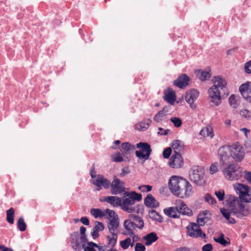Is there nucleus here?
Here are the masks:
<instances>
[{"label": "nucleus", "instance_id": "nucleus-16", "mask_svg": "<svg viewBox=\"0 0 251 251\" xmlns=\"http://www.w3.org/2000/svg\"><path fill=\"white\" fill-rule=\"evenodd\" d=\"M176 204L179 215L182 214L190 216L193 214L191 209H189L182 200H178L176 201Z\"/></svg>", "mask_w": 251, "mask_h": 251}, {"label": "nucleus", "instance_id": "nucleus-19", "mask_svg": "<svg viewBox=\"0 0 251 251\" xmlns=\"http://www.w3.org/2000/svg\"><path fill=\"white\" fill-rule=\"evenodd\" d=\"M211 217V214L209 211L205 210L199 214L197 219V224L202 226L210 221Z\"/></svg>", "mask_w": 251, "mask_h": 251}, {"label": "nucleus", "instance_id": "nucleus-18", "mask_svg": "<svg viewBox=\"0 0 251 251\" xmlns=\"http://www.w3.org/2000/svg\"><path fill=\"white\" fill-rule=\"evenodd\" d=\"M190 80L189 76L187 75L183 74L178 76L177 79L174 81L173 84L180 89H184L189 85Z\"/></svg>", "mask_w": 251, "mask_h": 251}, {"label": "nucleus", "instance_id": "nucleus-28", "mask_svg": "<svg viewBox=\"0 0 251 251\" xmlns=\"http://www.w3.org/2000/svg\"><path fill=\"white\" fill-rule=\"evenodd\" d=\"M158 237L155 232H152L147 234L146 236H144L143 239L145 241V245L147 246H150L153 242L157 241Z\"/></svg>", "mask_w": 251, "mask_h": 251}, {"label": "nucleus", "instance_id": "nucleus-15", "mask_svg": "<svg viewBox=\"0 0 251 251\" xmlns=\"http://www.w3.org/2000/svg\"><path fill=\"white\" fill-rule=\"evenodd\" d=\"M239 90L242 97L247 100L251 101V82L247 81L242 84Z\"/></svg>", "mask_w": 251, "mask_h": 251}, {"label": "nucleus", "instance_id": "nucleus-40", "mask_svg": "<svg viewBox=\"0 0 251 251\" xmlns=\"http://www.w3.org/2000/svg\"><path fill=\"white\" fill-rule=\"evenodd\" d=\"M241 202L244 201L246 203H251V189L247 191L242 198L239 200Z\"/></svg>", "mask_w": 251, "mask_h": 251}, {"label": "nucleus", "instance_id": "nucleus-31", "mask_svg": "<svg viewBox=\"0 0 251 251\" xmlns=\"http://www.w3.org/2000/svg\"><path fill=\"white\" fill-rule=\"evenodd\" d=\"M195 74L199 79L201 81H204L208 79L211 76V74L209 71H203L202 70H199L196 71Z\"/></svg>", "mask_w": 251, "mask_h": 251}, {"label": "nucleus", "instance_id": "nucleus-58", "mask_svg": "<svg viewBox=\"0 0 251 251\" xmlns=\"http://www.w3.org/2000/svg\"><path fill=\"white\" fill-rule=\"evenodd\" d=\"M91 243H94L93 242H87V244L88 245L87 247L85 246L83 249L84 251H96L94 249L95 246L91 245Z\"/></svg>", "mask_w": 251, "mask_h": 251}, {"label": "nucleus", "instance_id": "nucleus-55", "mask_svg": "<svg viewBox=\"0 0 251 251\" xmlns=\"http://www.w3.org/2000/svg\"><path fill=\"white\" fill-rule=\"evenodd\" d=\"M244 70L247 74H251V60L247 62L245 64Z\"/></svg>", "mask_w": 251, "mask_h": 251}, {"label": "nucleus", "instance_id": "nucleus-27", "mask_svg": "<svg viewBox=\"0 0 251 251\" xmlns=\"http://www.w3.org/2000/svg\"><path fill=\"white\" fill-rule=\"evenodd\" d=\"M104 201L109 203L114 207H121L122 199L120 198L115 196H107L105 197Z\"/></svg>", "mask_w": 251, "mask_h": 251}, {"label": "nucleus", "instance_id": "nucleus-52", "mask_svg": "<svg viewBox=\"0 0 251 251\" xmlns=\"http://www.w3.org/2000/svg\"><path fill=\"white\" fill-rule=\"evenodd\" d=\"M131 197L132 199H133L134 201L135 202L136 201H140L142 200V196L141 194L137 193L135 191H132Z\"/></svg>", "mask_w": 251, "mask_h": 251}, {"label": "nucleus", "instance_id": "nucleus-3", "mask_svg": "<svg viewBox=\"0 0 251 251\" xmlns=\"http://www.w3.org/2000/svg\"><path fill=\"white\" fill-rule=\"evenodd\" d=\"M221 169L225 177L228 180H238L243 175V169L238 165L231 163L226 167L221 166Z\"/></svg>", "mask_w": 251, "mask_h": 251}, {"label": "nucleus", "instance_id": "nucleus-59", "mask_svg": "<svg viewBox=\"0 0 251 251\" xmlns=\"http://www.w3.org/2000/svg\"><path fill=\"white\" fill-rule=\"evenodd\" d=\"M145 247L140 243H136L135 247V251H145Z\"/></svg>", "mask_w": 251, "mask_h": 251}, {"label": "nucleus", "instance_id": "nucleus-60", "mask_svg": "<svg viewBox=\"0 0 251 251\" xmlns=\"http://www.w3.org/2000/svg\"><path fill=\"white\" fill-rule=\"evenodd\" d=\"M130 173V171L128 167H125L122 170L121 173L120 175L121 177H124L126 175L129 174Z\"/></svg>", "mask_w": 251, "mask_h": 251}, {"label": "nucleus", "instance_id": "nucleus-32", "mask_svg": "<svg viewBox=\"0 0 251 251\" xmlns=\"http://www.w3.org/2000/svg\"><path fill=\"white\" fill-rule=\"evenodd\" d=\"M164 100L169 103L172 104L176 100L175 93L172 89H169L167 93L165 94L164 96Z\"/></svg>", "mask_w": 251, "mask_h": 251}, {"label": "nucleus", "instance_id": "nucleus-5", "mask_svg": "<svg viewBox=\"0 0 251 251\" xmlns=\"http://www.w3.org/2000/svg\"><path fill=\"white\" fill-rule=\"evenodd\" d=\"M203 169L200 166L193 167L190 171L189 176L191 181L196 185L201 186L205 182Z\"/></svg>", "mask_w": 251, "mask_h": 251}, {"label": "nucleus", "instance_id": "nucleus-25", "mask_svg": "<svg viewBox=\"0 0 251 251\" xmlns=\"http://www.w3.org/2000/svg\"><path fill=\"white\" fill-rule=\"evenodd\" d=\"M119 221L118 220L110 219L107 224V227L111 234H118V228L119 226Z\"/></svg>", "mask_w": 251, "mask_h": 251}, {"label": "nucleus", "instance_id": "nucleus-24", "mask_svg": "<svg viewBox=\"0 0 251 251\" xmlns=\"http://www.w3.org/2000/svg\"><path fill=\"white\" fill-rule=\"evenodd\" d=\"M144 204L146 206L150 208H157L159 206V202L151 194L147 195L144 200Z\"/></svg>", "mask_w": 251, "mask_h": 251}, {"label": "nucleus", "instance_id": "nucleus-46", "mask_svg": "<svg viewBox=\"0 0 251 251\" xmlns=\"http://www.w3.org/2000/svg\"><path fill=\"white\" fill-rule=\"evenodd\" d=\"M205 201L210 204H215L216 203V200L211 196V194L207 193L204 196Z\"/></svg>", "mask_w": 251, "mask_h": 251}, {"label": "nucleus", "instance_id": "nucleus-57", "mask_svg": "<svg viewBox=\"0 0 251 251\" xmlns=\"http://www.w3.org/2000/svg\"><path fill=\"white\" fill-rule=\"evenodd\" d=\"M242 116L249 119L251 117V112L247 109H243L240 112Z\"/></svg>", "mask_w": 251, "mask_h": 251}, {"label": "nucleus", "instance_id": "nucleus-35", "mask_svg": "<svg viewBox=\"0 0 251 251\" xmlns=\"http://www.w3.org/2000/svg\"><path fill=\"white\" fill-rule=\"evenodd\" d=\"M149 217L154 221H156L159 223L163 221V219L155 210H151L149 211Z\"/></svg>", "mask_w": 251, "mask_h": 251}, {"label": "nucleus", "instance_id": "nucleus-21", "mask_svg": "<svg viewBox=\"0 0 251 251\" xmlns=\"http://www.w3.org/2000/svg\"><path fill=\"white\" fill-rule=\"evenodd\" d=\"M233 188L236 193L239 195L238 198L239 200L247 191L250 190V188L249 186L239 183L233 184Z\"/></svg>", "mask_w": 251, "mask_h": 251}, {"label": "nucleus", "instance_id": "nucleus-9", "mask_svg": "<svg viewBox=\"0 0 251 251\" xmlns=\"http://www.w3.org/2000/svg\"><path fill=\"white\" fill-rule=\"evenodd\" d=\"M201 226L195 223H191L187 227L188 235L194 238L201 237L204 239L206 234L203 232L200 228Z\"/></svg>", "mask_w": 251, "mask_h": 251}, {"label": "nucleus", "instance_id": "nucleus-20", "mask_svg": "<svg viewBox=\"0 0 251 251\" xmlns=\"http://www.w3.org/2000/svg\"><path fill=\"white\" fill-rule=\"evenodd\" d=\"M181 177L174 176L171 177L168 183L169 188L171 192L173 193H177L178 187L180 183V180H184Z\"/></svg>", "mask_w": 251, "mask_h": 251}, {"label": "nucleus", "instance_id": "nucleus-37", "mask_svg": "<svg viewBox=\"0 0 251 251\" xmlns=\"http://www.w3.org/2000/svg\"><path fill=\"white\" fill-rule=\"evenodd\" d=\"M167 111H165L164 108L162 110L159 111L154 117L153 120L157 123L163 120L164 117L166 116Z\"/></svg>", "mask_w": 251, "mask_h": 251}, {"label": "nucleus", "instance_id": "nucleus-17", "mask_svg": "<svg viewBox=\"0 0 251 251\" xmlns=\"http://www.w3.org/2000/svg\"><path fill=\"white\" fill-rule=\"evenodd\" d=\"M120 149L121 152L123 153L124 157L126 158L127 161L128 162L130 160V151H134L135 149V147L134 145L128 142H124L122 144Z\"/></svg>", "mask_w": 251, "mask_h": 251}, {"label": "nucleus", "instance_id": "nucleus-63", "mask_svg": "<svg viewBox=\"0 0 251 251\" xmlns=\"http://www.w3.org/2000/svg\"><path fill=\"white\" fill-rule=\"evenodd\" d=\"M91 244L95 246V248H97L98 249L99 251H106V247L105 246H101L98 245L96 243H91Z\"/></svg>", "mask_w": 251, "mask_h": 251}, {"label": "nucleus", "instance_id": "nucleus-7", "mask_svg": "<svg viewBox=\"0 0 251 251\" xmlns=\"http://www.w3.org/2000/svg\"><path fill=\"white\" fill-rule=\"evenodd\" d=\"M135 202L131 197L126 198L122 200L121 208L123 210L132 213L133 212L139 213L140 208L139 204L134 205Z\"/></svg>", "mask_w": 251, "mask_h": 251}, {"label": "nucleus", "instance_id": "nucleus-14", "mask_svg": "<svg viewBox=\"0 0 251 251\" xmlns=\"http://www.w3.org/2000/svg\"><path fill=\"white\" fill-rule=\"evenodd\" d=\"M91 182L95 186L100 187V188L97 189L98 191L100 190L101 186H103L105 189H107L110 186V181L100 175H98L97 177L91 180Z\"/></svg>", "mask_w": 251, "mask_h": 251}, {"label": "nucleus", "instance_id": "nucleus-53", "mask_svg": "<svg viewBox=\"0 0 251 251\" xmlns=\"http://www.w3.org/2000/svg\"><path fill=\"white\" fill-rule=\"evenodd\" d=\"M172 152V149L169 147L165 149L163 152V156L164 158H168Z\"/></svg>", "mask_w": 251, "mask_h": 251}, {"label": "nucleus", "instance_id": "nucleus-26", "mask_svg": "<svg viewBox=\"0 0 251 251\" xmlns=\"http://www.w3.org/2000/svg\"><path fill=\"white\" fill-rule=\"evenodd\" d=\"M95 226H94L91 234L93 238L95 239L99 237V232L104 230V226L102 223L96 221Z\"/></svg>", "mask_w": 251, "mask_h": 251}, {"label": "nucleus", "instance_id": "nucleus-1", "mask_svg": "<svg viewBox=\"0 0 251 251\" xmlns=\"http://www.w3.org/2000/svg\"><path fill=\"white\" fill-rule=\"evenodd\" d=\"M213 81L214 84L208 90L209 103L212 106H218L222 101L221 96L226 94V82L219 75L215 76Z\"/></svg>", "mask_w": 251, "mask_h": 251}, {"label": "nucleus", "instance_id": "nucleus-64", "mask_svg": "<svg viewBox=\"0 0 251 251\" xmlns=\"http://www.w3.org/2000/svg\"><path fill=\"white\" fill-rule=\"evenodd\" d=\"M212 250V246L210 244H207L202 248V251H211Z\"/></svg>", "mask_w": 251, "mask_h": 251}, {"label": "nucleus", "instance_id": "nucleus-4", "mask_svg": "<svg viewBox=\"0 0 251 251\" xmlns=\"http://www.w3.org/2000/svg\"><path fill=\"white\" fill-rule=\"evenodd\" d=\"M144 226V222L142 217L135 214H129L124 222V227L126 230H134L136 228L142 229Z\"/></svg>", "mask_w": 251, "mask_h": 251}, {"label": "nucleus", "instance_id": "nucleus-11", "mask_svg": "<svg viewBox=\"0 0 251 251\" xmlns=\"http://www.w3.org/2000/svg\"><path fill=\"white\" fill-rule=\"evenodd\" d=\"M86 242L80 239L78 232H74L71 235V244L72 248L75 251H80L84 248Z\"/></svg>", "mask_w": 251, "mask_h": 251}, {"label": "nucleus", "instance_id": "nucleus-36", "mask_svg": "<svg viewBox=\"0 0 251 251\" xmlns=\"http://www.w3.org/2000/svg\"><path fill=\"white\" fill-rule=\"evenodd\" d=\"M111 235L107 236V238L108 240V245L110 246L112 248H113L115 246L117 238H118V234H111Z\"/></svg>", "mask_w": 251, "mask_h": 251}, {"label": "nucleus", "instance_id": "nucleus-33", "mask_svg": "<svg viewBox=\"0 0 251 251\" xmlns=\"http://www.w3.org/2000/svg\"><path fill=\"white\" fill-rule=\"evenodd\" d=\"M111 159L114 162H121L122 161H127V159L125 158L123 154L121 152L117 151L111 156Z\"/></svg>", "mask_w": 251, "mask_h": 251}, {"label": "nucleus", "instance_id": "nucleus-50", "mask_svg": "<svg viewBox=\"0 0 251 251\" xmlns=\"http://www.w3.org/2000/svg\"><path fill=\"white\" fill-rule=\"evenodd\" d=\"M215 194L220 201H222L225 198H226V195L225 196V192L223 190H220L218 191H215Z\"/></svg>", "mask_w": 251, "mask_h": 251}, {"label": "nucleus", "instance_id": "nucleus-45", "mask_svg": "<svg viewBox=\"0 0 251 251\" xmlns=\"http://www.w3.org/2000/svg\"><path fill=\"white\" fill-rule=\"evenodd\" d=\"M86 228L83 226H81L80 227V239L83 242H87V237L86 235Z\"/></svg>", "mask_w": 251, "mask_h": 251}, {"label": "nucleus", "instance_id": "nucleus-62", "mask_svg": "<svg viewBox=\"0 0 251 251\" xmlns=\"http://www.w3.org/2000/svg\"><path fill=\"white\" fill-rule=\"evenodd\" d=\"M159 131L158 132L157 134L160 135H166L168 132L170 131L169 129H166L163 130V129L162 127H159L158 128Z\"/></svg>", "mask_w": 251, "mask_h": 251}, {"label": "nucleus", "instance_id": "nucleus-29", "mask_svg": "<svg viewBox=\"0 0 251 251\" xmlns=\"http://www.w3.org/2000/svg\"><path fill=\"white\" fill-rule=\"evenodd\" d=\"M172 149L174 150L173 153H180L184 150L183 143L179 140H174L171 145Z\"/></svg>", "mask_w": 251, "mask_h": 251}, {"label": "nucleus", "instance_id": "nucleus-44", "mask_svg": "<svg viewBox=\"0 0 251 251\" xmlns=\"http://www.w3.org/2000/svg\"><path fill=\"white\" fill-rule=\"evenodd\" d=\"M220 211L222 214L223 216L225 218V219L227 220L230 217H231V215H232V213L231 212L230 208H228V209H225L224 208H222L220 209Z\"/></svg>", "mask_w": 251, "mask_h": 251}, {"label": "nucleus", "instance_id": "nucleus-34", "mask_svg": "<svg viewBox=\"0 0 251 251\" xmlns=\"http://www.w3.org/2000/svg\"><path fill=\"white\" fill-rule=\"evenodd\" d=\"M151 122V121L150 119H147L145 121L141 122L136 125L135 128L138 130L145 131L149 127Z\"/></svg>", "mask_w": 251, "mask_h": 251}, {"label": "nucleus", "instance_id": "nucleus-38", "mask_svg": "<svg viewBox=\"0 0 251 251\" xmlns=\"http://www.w3.org/2000/svg\"><path fill=\"white\" fill-rule=\"evenodd\" d=\"M91 213L95 218H102L105 216L104 211H103L98 208H92L91 210Z\"/></svg>", "mask_w": 251, "mask_h": 251}, {"label": "nucleus", "instance_id": "nucleus-51", "mask_svg": "<svg viewBox=\"0 0 251 251\" xmlns=\"http://www.w3.org/2000/svg\"><path fill=\"white\" fill-rule=\"evenodd\" d=\"M214 240L216 242L224 246H226V245L228 243L227 242L225 239L224 235L223 234H222L218 238H214Z\"/></svg>", "mask_w": 251, "mask_h": 251}, {"label": "nucleus", "instance_id": "nucleus-30", "mask_svg": "<svg viewBox=\"0 0 251 251\" xmlns=\"http://www.w3.org/2000/svg\"><path fill=\"white\" fill-rule=\"evenodd\" d=\"M164 212L165 215L171 218H177L179 217V215L178 213V210L176 206L175 207H170L167 208H165L164 209Z\"/></svg>", "mask_w": 251, "mask_h": 251}, {"label": "nucleus", "instance_id": "nucleus-2", "mask_svg": "<svg viewBox=\"0 0 251 251\" xmlns=\"http://www.w3.org/2000/svg\"><path fill=\"white\" fill-rule=\"evenodd\" d=\"M226 205L228 208H230L232 215L243 219L248 217L251 213L249 208L246 207L237 197L231 195H226Z\"/></svg>", "mask_w": 251, "mask_h": 251}, {"label": "nucleus", "instance_id": "nucleus-43", "mask_svg": "<svg viewBox=\"0 0 251 251\" xmlns=\"http://www.w3.org/2000/svg\"><path fill=\"white\" fill-rule=\"evenodd\" d=\"M104 212L105 213V215H107L109 218L111 219H114L115 220H118L119 218L118 216V215L115 213V212L113 210H110V209H106L104 211Z\"/></svg>", "mask_w": 251, "mask_h": 251}, {"label": "nucleus", "instance_id": "nucleus-12", "mask_svg": "<svg viewBox=\"0 0 251 251\" xmlns=\"http://www.w3.org/2000/svg\"><path fill=\"white\" fill-rule=\"evenodd\" d=\"M124 185V182L121 181L115 176L111 184L110 183L111 194L116 195L125 192Z\"/></svg>", "mask_w": 251, "mask_h": 251}, {"label": "nucleus", "instance_id": "nucleus-42", "mask_svg": "<svg viewBox=\"0 0 251 251\" xmlns=\"http://www.w3.org/2000/svg\"><path fill=\"white\" fill-rule=\"evenodd\" d=\"M228 102L230 106L232 108H236L238 107L237 100L236 99V96L234 95H231L229 99Z\"/></svg>", "mask_w": 251, "mask_h": 251}, {"label": "nucleus", "instance_id": "nucleus-23", "mask_svg": "<svg viewBox=\"0 0 251 251\" xmlns=\"http://www.w3.org/2000/svg\"><path fill=\"white\" fill-rule=\"evenodd\" d=\"M192 189V185L185 179V185L184 188L181 189V191L179 192V197L180 198H188L191 193Z\"/></svg>", "mask_w": 251, "mask_h": 251}, {"label": "nucleus", "instance_id": "nucleus-10", "mask_svg": "<svg viewBox=\"0 0 251 251\" xmlns=\"http://www.w3.org/2000/svg\"><path fill=\"white\" fill-rule=\"evenodd\" d=\"M230 146H224L220 147L218 150V155L220 157L221 166L224 167L227 163L229 162V160L231 158Z\"/></svg>", "mask_w": 251, "mask_h": 251}, {"label": "nucleus", "instance_id": "nucleus-49", "mask_svg": "<svg viewBox=\"0 0 251 251\" xmlns=\"http://www.w3.org/2000/svg\"><path fill=\"white\" fill-rule=\"evenodd\" d=\"M127 233H124V234L125 235H129L132 238L133 242H135L137 241L139 239V237L137 235H136L134 232V230H126Z\"/></svg>", "mask_w": 251, "mask_h": 251}, {"label": "nucleus", "instance_id": "nucleus-54", "mask_svg": "<svg viewBox=\"0 0 251 251\" xmlns=\"http://www.w3.org/2000/svg\"><path fill=\"white\" fill-rule=\"evenodd\" d=\"M185 185V179H184V180H180V183H179V186L178 187V188L177 189V190H178L177 191V193H173V194L179 197V192H180L181 191V189H182L183 188H184V185Z\"/></svg>", "mask_w": 251, "mask_h": 251}, {"label": "nucleus", "instance_id": "nucleus-56", "mask_svg": "<svg viewBox=\"0 0 251 251\" xmlns=\"http://www.w3.org/2000/svg\"><path fill=\"white\" fill-rule=\"evenodd\" d=\"M218 163H213L210 167V173L211 174H214L218 172Z\"/></svg>", "mask_w": 251, "mask_h": 251}, {"label": "nucleus", "instance_id": "nucleus-6", "mask_svg": "<svg viewBox=\"0 0 251 251\" xmlns=\"http://www.w3.org/2000/svg\"><path fill=\"white\" fill-rule=\"evenodd\" d=\"M136 148L141 149L135 151L136 156L139 159H143L145 161L149 158L152 150L148 143L140 142L136 144Z\"/></svg>", "mask_w": 251, "mask_h": 251}, {"label": "nucleus", "instance_id": "nucleus-48", "mask_svg": "<svg viewBox=\"0 0 251 251\" xmlns=\"http://www.w3.org/2000/svg\"><path fill=\"white\" fill-rule=\"evenodd\" d=\"M131 241L130 238L127 237L124 240L121 241L120 245L123 249L125 250L127 249L130 244Z\"/></svg>", "mask_w": 251, "mask_h": 251}, {"label": "nucleus", "instance_id": "nucleus-22", "mask_svg": "<svg viewBox=\"0 0 251 251\" xmlns=\"http://www.w3.org/2000/svg\"><path fill=\"white\" fill-rule=\"evenodd\" d=\"M199 92L195 89H192L186 92L185 99L187 103L194 102L199 96Z\"/></svg>", "mask_w": 251, "mask_h": 251}, {"label": "nucleus", "instance_id": "nucleus-13", "mask_svg": "<svg viewBox=\"0 0 251 251\" xmlns=\"http://www.w3.org/2000/svg\"><path fill=\"white\" fill-rule=\"evenodd\" d=\"M184 160L180 153H173L169 161V165L173 169L181 168L184 165Z\"/></svg>", "mask_w": 251, "mask_h": 251}, {"label": "nucleus", "instance_id": "nucleus-39", "mask_svg": "<svg viewBox=\"0 0 251 251\" xmlns=\"http://www.w3.org/2000/svg\"><path fill=\"white\" fill-rule=\"evenodd\" d=\"M7 221L10 224L14 223V218L15 215V211L13 208L11 207L6 211Z\"/></svg>", "mask_w": 251, "mask_h": 251}, {"label": "nucleus", "instance_id": "nucleus-8", "mask_svg": "<svg viewBox=\"0 0 251 251\" xmlns=\"http://www.w3.org/2000/svg\"><path fill=\"white\" fill-rule=\"evenodd\" d=\"M230 155L235 161H241L245 155V152L242 146L238 142H236L232 146H230Z\"/></svg>", "mask_w": 251, "mask_h": 251}, {"label": "nucleus", "instance_id": "nucleus-47", "mask_svg": "<svg viewBox=\"0 0 251 251\" xmlns=\"http://www.w3.org/2000/svg\"><path fill=\"white\" fill-rule=\"evenodd\" d=\"M170 121L174 124L176 127H179L182 125V121L179 118L172 117L170 119Z\"/></svg>", "mask_w": 251, "mask_h": 251}, {"label": "nucleus", "instance_id": "nucleus-41", "mask_svg": "<svg viewBox=\"0 0 251 251\" xmlns=\"http://www.w3.org/2000/svg\"><path fill=\"white\" fill-rule=\"evenodd\" d=\"M18 227L21 231H24L25 230L26 228V225L24 221V218L23 217H20L17 223Z\"/></svg>", "mask_w": 251, "mask_h": 251}, {"label": "nucleus", "instance_id": "nucleus-61", "mask_svg": "<svg viewBox=\"0 0 251 251\" xmlns=\"http://www.w3.org/2000/svg\"><path fill=\"white\" fill-rule=\"evenodd\" d=\"M244 178L251 184V172L245 171Z\"/></svg>", "mask_w": 251, "mask_h": 251}]
</instances>
